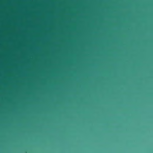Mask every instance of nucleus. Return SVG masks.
I'll return each instance as SVG.
<instances>
[{
  "instance_id": "f257e3e1",
  "label": "nucleus",
  "mask_w": 153,
  "mask_h": 153,
  "mask_svg": "<svg viewBox=\"0 0 153 153\" xmlns=\"http://www.w3.org/2000/svg\"><path fill=\"white\" fill-rule=\"evenodd\" d=\"M71 49H82V48H68V52L69 51V50Z\"/></svg>"
},
{
  "instance_id": "20e7f679",
  "label": "nucleus",
  "mask_w": 153,
  "mask_h": 153,
  "mask_svg": "<svg viewBox=\"0 0 153 153\" xmlns=\"http://www.w3.org/2000/svg\"><path fill=\"white\" fill-rule=\"evenodd\" d=\"M67 96H69V94H68V95H67Z\"/></svg>"
},
{
  "instance_id": "39448f33",
  "label": "nucleus",
  "mask_w": 153,
  "mask_h": 153,
  "mask_svg": "<svg viewBox=\"0 0 153 153\" xmlns=\"http://www.w3.org/2000/svg\"><path fill=\"white\" fill-rule=\"evenodd\" d=\"M67 80H68V79H67Z\"/></svg>"
},
{
  "instance_id": "f03ea898",
  "label": "nucleus",
  "mask_w": 153,
  "mask_h": 153,
  "mask_svg": "<svg viewBox=\"0 0 153 153\" xmlns=\"http://www.w3.org/2000/svg\"><path fill=\"white\" fill-rule=\"evenodd\" d=\"M67 70H68V68H67Z\"/></svg>"
},
{
  "instance_id": "7ed1b4c3",
  "label": "nucleus",
  "mask_w": 153,
  "mask_h": 153,
  "mask_svg": "<svg viewBox=\"0 0 153 153\" xmlns=\"http://www.w3.org/2000/svg\"><path fill=\"white\" fill-rule=\"evenodd\" d=\"M67 70H68V68H67Z\"/></svg>"
}]
</instances>
